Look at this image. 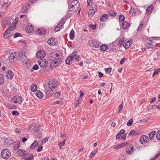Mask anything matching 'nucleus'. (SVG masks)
Returning <instances> with one entry per match:
<instances>
[{"instance_id":"f257e3e1","label":"nucleus","mask_w":160,"mask_h":160,"mask_svg":"<svg viewBox=\"0 0 160 160\" xmlns=\"http://www.w3.org/2000/svg\"><path fill=\"white\" fill-rule=\"evenodd\" d=\"M16 27L15 24L14 25L13 24H12L4 33L3 35L4 38H7L12 36V32L14 30Z\"/></svg>"},{"instance_id":"f03ea898","label":"nucleus","mask_w":160,"mask_h":160,"mask_svg":"<svg viewBox=\"0 0 160 160\" xmlns=\"http://www.w3.org/2000/svg\"><path fill=\"white\" fill-rule=\"evenodd\" d=\"M80 3L77 0H74L71 2L69 8L70 11L72 12L76 11L78 9Z\"/></svg>"},{"instance_id":"7ed1b4c3","label":"nucleus","mask_w":160,"mask_h":160,"mask_svg":"<svg viewBox=\"0 0 160 160\" xmlns=\"http://www.w3.org/2000/svg\"><path fill=\"white\" fill-rule=\"evenodd\" d=\"M11 155L10 152L8 149H4L1 152L2 157L5 159H7Z\"/></svg>"},{"instance_id":"20e7f679","label":"nucleus","mask_w":160,"mask_h":160,"mask_svg":"<svg viewBox=\"0 0 160 160\" xmlns=\"http://www.w3.org/2000/svg\"><path fill=\"white\" fill-rule=\"evenodd\" d=\"M19 53L15 52L11 54L9 58V60L11 62H13L16 61L19 57Z\"/></svg>"},{"instance_id":"39448f33","label":"nucleus","mask_w":160,"mask_h":160,"mask_svg":"<svg viewBox=\"0 0 160 160\" xmlns=\"http://www.w3.org/2000/svg\"><path fill=\"white\" fill-rule=\"evenodd\" d=\"M97 8L94 3H92L90 7V10L88 12V15L92 16L97 11Z\"/></svg>"},{"instance_id":"423d86ee","label":"nucleus","mask_w":160,"mask_h":160,"mask_svg":"<svg viewBox=\"0 0 160 160\" xmlns=\"http://www.w3.org/2000/svg\"><path fill=\"white\" fill-rule=\"evenodd\" d=\"M55 60V61L53 60L51 63V68H56L61 63L62 60L61 58H57Z\"/></svg>"},{"instance_id":"0eeeda50","label":"nucleus","mask_w":160,"mask_h":160,"mask_svg":"<svg viewBox=\"0 0 160 160\" xmlns=\"http://www.w3.org/2000/svg\"><path fill=\"white\" fill-rule=\"evenodd\" d=\"M57 81L54 80H52L48 82V87L51 90L57 87Z\"/></svg>"},{"instance_id":"6e6552de","label":"nucleus","mask_w":160,"mask_h":160,"mask_svg":"<svg viewBox=\"0 0 160 160\" xmlns=\"http://www.w3.org/2000/svg\"><path fill=\"white\" fill-rule=\"evenodd\" d=\"M19 58H20V60L23 63V64L24 63L26 65L27 64L28 60L27 59L26 55H25L23 53H19Z\"/></svg>"},{"instance_id":"1a4fd4ad","label":"nucleus","mask_w":160,"mask_h":160,"mask_svg":"<svg viewBox=\"0 0 160 160\" xmlns=\"http://www.w3.org/2000/svg\"><path fill=\"white\" fill-rule=\"evenodd\" d=\"M22 102V98L21 96H14L12 98V102L13 103H18L20 104Z\"/></svg>"},{"instance_id":"9d476101","label":"nucleus","mask_w":160,"mask_h":160,"mask_svg":"<svg viewBox=\"0 0 160 160\" xmlns=\"http://www.w3.org/2000/svg\"><path fill=\"white\" fill-rule=\"evenodd\" d=\"M38 63L40 66L43 68H46L48 66V62L46 59H41L38 61Z\"/></svg>"},{"instance_id":"9b49d317","label":"nucleus","mask_w":160,"mask_h":160,"mask_svg":"<svg viewBox=\"0 0 160 160\" xmlns=\"http://www.w3.org/2000/svg\"><path fill=\"white\" fill-rule=\"evenodd\" d=\"M59 54L56 52H51L49 55V58L52 62L57 58L58 57Z\"/></svg>"},{"instance_id":"f8f14e48","label":"nucleus","mask_w":160,"mask_h":160,"mask_svg":"<svg viewBox=\"0 0 160 160\" xmlns=\"http://www.w3.org/2000/svg\"><path fill=\"white\" fill-rule=\"evenodd\" d=\"M134 150V147L132 145L128 146L126 148V152L127 153L131 154Z\"/></svg>"},{"instance_id":"ddd939ff","label":"nucleus","mask_w":160,"mask_h":160,"mask_svg":"<svg viewBox=\"0 0 160 160\" xmlns=\"http://www.w3.org/2000/svg\"><path fill=\"white\" fill-rule=\"evenodd\" d=\"M36 55L38 58H43L45 56V52L42 50H40L37 52Z\"/></svg>"},{"instance_id":"4468645a","label":"nucleus","mask_w":160,"mask_h":160,"mask_svg":"<svg viewBox=\"0 0 160 160\" xmlns=\"http://www.w3.org/2000/svg\"><path fill=\"white\" fill-rule=\"evenodd\" d=\"M148 136L146 135H143L141 137V143L145 144H146L148 140Z\"/></svg>"},{"instance_id":"2eb2a0df","label":"nucleus","mask_w":160,"mask_h":160,"mask_svg":"<svg viewBox=\"0 0 160 160\" xmlns=\"http://www.w3.org/2000/svg\"><path fill=\"white\" fill-rule=\"evenodd\" d=\"M131 43V39L129 40H126L123 43V46L125 47V48L127 49L130 46Z\"/></svg>"},{"instance_id":"dca6fc26","label":"nucleus","mask_w":160,"mask_h":160,"mask_svg":"<svg viewBox=\"0 0 160 160\" xmlns=\"http://www.w3.org/2000/svg\"><path fill=\"white\" fill-rule=\"evenodd\" d=\"M29 8V4H25L22 7V12L23 13H25L27 12Z\"/></svg>"},{"instance_id":"f3484780","label":"nucleus","mask_w":160,"mask_h":160,"mask_svg":"<svg viewBox=\"0 0 160 160\" xmlns=\"http://www.w3.org/2000/svg\"><path fill=\"white\" fill-rule=\"evenodd\" d=\"M90 45L91 47L97 48L99 47V44L96 41L92 40L89 42Z\"/></svg>"},{"instance_id":"a211bd4d","label":"nucleus","mask_w":160,"mask_h":160,"mask_svg":"<svg viewBox=\"0 0 160 160\" xmlns=\"http://www.w3.org/2000/svg\"><path fill=\"white\" fill-rule=\"evenodd\" d=\"M56 40L54 39H53L52 38H50L48 41V43L51 46H54L56 45L55 42Z\"/></svg>"},{"instance_id":"6ab92c4d","label":"nucleus","mask_w":160,"mask_h":160,"mask_svg":"<svg viewBox=\"0 0 160 160\" xmlns=\"http://www.w3.org/2000/svg\"><path fill=\"white\" fill-rule=\"evenodd\" d=\"M46 32L45 29L43 28L38 29L36 32V33L37 34H45Z\"/></svg>"},{"instance_id":"aec40b11","label":"nucleus","mask_w":160,"mask_h":160,"mask_svg":"<svg viewBox=\"0 0 160 160\" xmlns=\"http://www.w3.org/2000/svg\"><path fill=\"white\" fill-rule=\"evenodd\" d=\"M153 8V6L152 5H150L148 6L146 10V13L148 14H150L152 12Z\"/></svg>"},{"instance_id":"412c9836","label":"nucleus","mask_w":160,"mask_h":160,"mask_svg":"<svg viewBox=\"0 0 160 160\" xmlns=\"http://www.w3.org/2000/svg\"><path fill=\"white\" fill-rule=\"evenodd\" d=\"M130 26V24L129 23L126 21L122 23V28L123 29H125L128 28Z\"/></svg>"},{"instance_id":"4be33fe9","label":"nucleus","mask_w":160,"mask_h":160,"mask_svg":"<svg viewBox=\"0 0 160 160\" xmlns=\"http://www.w3.org/2000/svg\"><path fill=\"white\" fill-rule=\"evenodd\" d=\"M108 18V15L107 14H103L101 16L100 18V20L101 21L103 22H105Z\"/></svg>"},{"instance_id":"5701e85b","label":"nucleus","mask_w":160,"mask_h":160,"mask_svg":"<svg viewBox=\"0 0 160 160\" xmlns=\"http://www.w3.org/2000/svg\"><path fill=\"white\" fill-rule=\"evenodd\" d=\"M128 142H126L123 143H122L119 145L117 146L116 147H115L114 148L115 149H118L121 148H122V147L125 146L127 144Z\"/></svg>"},{"instance_id":"b1692460","label":"nucleus","mask_w":160,"mask_h":160,"mask_svg":"<svg viewBox=\"0 0 160 160\" xmlns=\"http://www.w3.org/2000/svg\"><path fill=\"white\" fill-rule=\"evenodd\" d=\"M6 76L9 79H11L13 78V74L11 71H8L6 73Z\"/></svg>"},{"instance_id":"393cba45","label":"nucleus","mask_w":160,"mask_h":160,"mask_svg":"<svg viewBox=\"0 0 160 160\" xmlns=\"http://www.w3.org/2000/svg\"><path fill=\"white\" fill-rule=\"evenodd\" d=\"M73 59V56L68 57L65 61L66 63L68 65H70L71 62H72Z\"/></svg>"},{"instance_id":"a878e982","label":"nucleus","mask_w":160,"mask_h":160,"mask_svg":"<svg viewBox=\"0 0 160 160\" xmlns=\"http://www.w3.org/2000/svg\"><path fill=\"white\" fill-rule=\"evenodd\" d=\"M108 15L111 17H115L117 15L116 12L113 10H110L108 13Z\"/></svg>"},{"instance_id":"bb28decb","label":"nucleus","mask_w":160,"mask_h":160,"mask_svg":"<svg viewBox=\"0 0 160 160\" xmlns=\"http://www.w3.org/2000/svg\"><path fill=\"white\" fill-rule=\"evenodd\" d=\"M152 42L150 40L148 41V42L146 44V45L148 48H154V46L152 44Z\"/></svg>"},{"instance_id":"cd10ccee","label":"nucleus","mask_w":160,"mask_h":160,"mask_svg":"<svg viewBox=\"0 0 160 160\" xmlns=\"http://www.w3.org/2000/svg\"><path fill=\"white\" fill-rule=\"evenodd\" d=\"M36 96L39 98H41L43 97V95L40 91H37L36 92Z\"/></svg>"},{"instance_id":"c85d7f7f","label":"nucleus","mask_w":160,"mask_h":160,"mask_svg":"<svg viewBox=\"0 0 160 160\" xmlns=\"http://www.w3.org/2000/svg\"><path fill=\"white\" fill-rule=\"evenodd\" d=\"M33 27L31 26H28L26 29V31L28 33H31L33 31Z\"/></svg>"},{"instance_id":"c756f323","label":"nucleus","mask_w":160,"mask_h":160,"mask_svg":"<svg viewBox=\"0 0 160 160\" xmlns=\"http://www.w3.org/2000/svg\"><path fill=\"white\" fill-rule=\"evenodd\" d=\"M108 48V46L105 44L102 45L100 47V50L102 51H106Z\"/></svg>"},{"instance_id":"7c9ffc66","label":"nucleus","mask_w":160,"mask_h":160,"mask_svg":"<svg viewBox=\"0 0 160 160\" xmlns=\"http://www.w3.org/2000/svg\"><path fill=\"white\" fill-rule=\"evenodd\" d=\"M149 119L148 118H142L141 119V126H142L145 124L148 121Z\"/></svg>"},{"instance_id":"2f4dec72","label":"nucleus","mask_w":160,"mask_h":160,"mask_svg":"<svg viewBox=\"0 0 160 160\" xmlns=\"http://www.w3.org/2000/svg\"><path fill=\"white\" fill-rule=\"evenodd\" d=\"M79 93L80 96L78 99L77 101V102H78L79 103H81L82 100V98L84 95V94L82 91H80Z\"/></svg>"},{"instance_id":"473e14b6","label":"nucleus","mask_w":160,"mask_h":160,"mask_svg":"<svg viewBox=\"0 0 160 160\" xmlns=\"http://www.w3.org/2000/svg\"><path fill=\"white\" fill-rule=\"evenodd\" d=\"M31 90L32 92H34L37 89V86L35 84H32L31 87Z\"/></svg>"},{"instance_id":"72a5a7b5","label":"nucleus","mask_w":160,"mask_h":160,"mask_svg":"<svg viewBox=\"0 0 160 160\" xmlns=\"http://www.w3.org/2000/svg\"><path fill=\"white\" fill-rule=\"evenodd\" d=\"M155 133L156 132L155 131H152L149 133L148 135L150 140H152L153 139L154 137H155Z\"/></svg>"},{"instance_id":"f704fd0d","label":"nucleus","mask_w":160,"mask_h":160,"mask_svg":"<svg viewBox=\"0 0 160 160\" xmlns=\"http://www.w3.org/2000/svg\"><path fill=\"white\" fill-rule=\"evenodd\" d=\"M63 26L62 24H58L55 28L54 31L55 32H57L59 31L61 29L62 27Z\"/></svg>"},{"instance_id":"c9c22d12","label":"nucleus","mask_w":160,"mask_h":160,"mask_svg":"<svg viewBox=\"0 0 160 160\" xmlns=\"http://www.w3.org/2000/svg\"><path fill=\"white\" fill-rule=\"evenodd\" d=\"M12 141L10 139H7L5 140V144L7 145H10L12 143Z\"/></svg>"},{"instance_id":"e433bc0d","label":"nucleus","mask_w":160,"mask_h":160,"mask_svg":"<svg viewBox=\"0 0 160 160\" xmlns=\"http://www.w3.org/2000/svg\"><path fill=\"white\" fill-rule=\"evenodd\" d=\"M125 18L122 15H120L119 17V21L120 22L123 23L125 22Z\"/></svg>"},{"instance_id":"4c0bfd02","label":"nucleus","mask_w":160,"mask_h":160,"mask_svg":"<svg viewBox=\"0 0 160 160\" xmlns=\"http://www.w3.org/2000/svg\"><path fill=\"white\" fill-rule=\"evenodd\" d=\"M40 126L38 125H36L34 127L33 130L35 132H38L40 130Z\"/></svg>"},{"instance_id":"58836bf2","label":"nucleus","mask_w":160,"mask_h":160,"mask_svg":"<svg viewBox=\"0 0 160 160\" xmlns=\"http://www.w3.org/2000/svg\"><path fill=\"white\" fill-rule=\"evenodd\" d=\"M46 95L48 97H50L52 96L53 93V91L52 90H48L46 91Z\"/></svg>"},{"instance_id":"ea45409f","label":"nucleus","mask_w":160,"mask_h":160,"mask_svg":"<svg viewBox=\"0 0 160 160\" xmlns=\"http://www.w3.org/2000/svg\"><path fill=\"white\" fill-rule=\"evenodd\" d=\"M38 142L37 141H35L32 143L30 146V148L32 149H33L35 148V147L38 145Z\"/></svg>"},{"instance_id":"a19ab883","label":"nucleus","mask_w":160,"mask_h":160,"mask_svg":"<svg viewBox=\"0 0 160 160\" xmlns=\"http://www.w3.org/2000/svg\"><path fill=\"white\" fill-rule=\"evenodd\" d=\"M26 152L21 149H19L17 151V152L20 156H22L25 154Z\"/></svg>"},{"instance_id":"79ce46f5","label":"nucleus","mask_w":160,"mask_h":160,"mask_svg":"<svg viewBox=\"0 0 160 160\" xmlns=\"http://www.w3.org/2000/svg\"><path fill=\"white\" fill-rule=\"evenodd\" d=\"M74 34L75 33L74 30L73 29L72 30L69 34V37L71 39H73Z\"/></svg>"},{"instance_id":"37998d69","label":"nucleus","mask_w":160,"mask_h":160,"mask_svg":"<svg viewBox=\"0 0 160 160\" xmlns=\"http://www.w3.org/2000/svg\"><path fill=\"white\" fill-rule=\"evenodd\" d=\"M133 119L132 118H131L130 120H129L127 123V125L128 126H130L133 123Z\"/></svg>"},{"instance_id":"c03bdc74","label":"nucleus","mask_w":160,"mask_h":160,"mask_svg":"<svg viewBox=\"0 0 160 160\" xmlns=\"http://www.w3.org/2000/svg\"><path fill=\"white\" fill-rule=\"evenodd\" d=\"M160 155V152L159 151H158L156 156L152 158L150 160H156L159 158Z\"/></svg>"},{"instance_id":"a18cd8bd","label":"nucleus","mask_w":160,"mask_h":160,"mask_svg":"<svg viewBox=\"0 0 160 160\" xmlns=\"http://www.w3.org/2000/svg\"><path fill=\"white\" fill-rule=\"evenodd\" d=\"M4 81L3 75L2 74H0V85L3 84Z\"/></svg>"},{"instance_id":"49530a36","label":"nucleus","mask_w":160,"mask_h":160,"mask_svg":"<svg viewBox=\"0 0 160 160\" xmlns=\"http://www.w3.org/2000/svg\"><path fill=\"white\" fill-rule=\"evenodd\" d=\"M136 135V131L134 130H131L129 133L128 134V136L131 135L132 136H134Z\"/></svg>"},{"instance_id":"de8ad7c7","label":"nucleus","mask_w":160,"mask_h":160,"mask_svg":"<svg viewBox=\"0 0 160 160\" xmlns=\"http://www.w3.org/2000/svg\"><path fill=\"white\" fill-rule=\"evenodd\" d=\"M123 106V102L122 101V103L119 106V109L118 110V112H121Z\"/></svg>"},{"instance_id":"09e8293b","label":"nucleus","mask_w":160,"mask_h":160,"mask_svg":"<svg viewBox=\"0 0 160 160\" xmlns=\"http://www.w3.org/2000/svg\"><path fill=\"white\" fill-rule=\"evenodd\" d=\"M97 151V150H94V151H93L92 152L90 153L89 158H91L92 157L95 155V154L96 153Z\"/></svg>"},{"instance_id":"8fccbe9b","label":"nucleus","mask_w":160,"mask_h":160,"mask_svg":"<svg viewBox=\"0 0 160 160\" xmlns=\"http://www.w3.org/2000/svg\"><path fill=\"white\" fill-rule=\"evenodd\" d=\"M124 39L123 38H122V39L120 40L118 42V44L120 45V46H122L123 43H124Z\"/></svg>"},{"instance_id":"3c124183","label":"nucleus","mask_w":160,"mask_h":160,"mask_svg":"<svg viewBox=\"0 0 160 160\" xmlns=\"http://www.w3.org/2000/svg\"><path fill=\"white\" fill-rule=\"evenodd\" d=\"M28 156V158H25L24 159L26 160H32L33 158V155L31 154H29Z\"/></svg>"},{"instance_id":"603ef678","label":"nucleus","mask_w":160,"mask_h":160,"mask_svg":"<svg viewBox=\"0 0 160 160\" xmlns=\"http://www.w3.org/2000/svg\"><path fill=\"white\" fill-rule=\"evenodd\" d=\"M159 72H160V69L158 68L157 70L154 71L152 76L153 77L154 76L157 75Z\"/></svg>"},{"instance_id":"864d4df0","label":"nucleus","mask_w":160,"mask_h":160,"mask_svg":"<svg viewBox=\"0 0 160 160\" xmlns=\"http://www.w3.org/2000/svg\"><path fill=\"white\" fill-rule=\"evenodd\" d=\"M12 114L13 115H18L19 114V113L17 111L15 110L12 112Z\"/></svg>"},{"instance_id":"5fc2aeb1","label":"nucleus","mask_w":160,"mask_h":160,"mask_svg":"<svg viewBox=\"0 0 160 160\" xmlns=\"http://www.w3.org/2000/svg\"><path fill=\"white\" fill-rule=\"evenodd\" d=\"M21 35L19 33H16L13 35V37L14 38H16L19 36H21Z\"/></svg>"},{"instance_id":"6e6d98bb","label":"nucleus","mask_w":160,"mask_h":160,"mask_svg":"<svg viewBox=\"0 0 160 160\" xmlns=\"http://www.w3.org/2000/svg\"><path fill=\"white\" fill-rule=\"evenodd\" d=\"M77 53V52L76 51H74L72 53L71 56H73V58L76 57Z\"/></svg>"},{"instance_id":"4d7b16f0","label":"nucleus","mask_w":160,"mask_h":160,"mask_svg":"<svg viewBox=\"0 0 160 160\" xmlns=\"http://www.w3.org/2000/svg\"><path fill=\"white\" fill-rule=\"evenodd\" d=\"M126 134L125 133L123 134L122 136L121 137V139L123 140V141H124L126 139Z\"/></svg>"},{"instance_id":"13d9d810","label":"nucleus","mask_w":160,"mask_h":160,"mask_svg":"<svg viewBox=\"0 0 160 160\" xmlns=\"http://www.w3.org/2000/svg\"><path fill=\"white\" fill-rule=\"evenodd\" d=\"M66 140V139H65L64 140H63L61 143H59L58 144V145H61V146H64V144H65V141Z\"/></svg>"},{"instance_id":"bf43d9fd","label":"nucleus","mask_w":160,"mask_h":160,"mask_svg":"<svg viewBox=\"0 0 160 160\" xmlns=\"http://www.w3.org/2000/svg\"><path fill=\"white\" fill-rule=\"evenodd\" d=\"M32 69L34 70H37L38 69V66L37 65H34L32 67Z\"/></svg>"},{"instance_id":"052dcab7","label":"nucleus","mask_w":160,"mask_h":160,"mask_svg":"<svg viewBox=\"0 0 160 160\" xmlns=\"http://www.w3.org/2000/svg\"><path fill=\"white\" fill-rule=\"evenodd\" d=\"M125 60H126V58H122L120 62V64H123V63H124Z\"/></svg>"},{"instance_id":"680f3d73","label":"nucleus","mask_w":160,"mask_h":160,"mask_svg":"<svg viewBox=\"0 0 160 160\" xmlns=\"http://www.w3.org/2000/svg\"><path fill=\"white\" fill-rule=\"evenodd\" d=\"M134 8H131V11H130V13L131 14H132L133 15V14H136V13L135 12H134Z\"/></svg>"},{"instance_id":"e2e57ef3","label":"nucleus","mask_w":160,"mask_h":160,"mask_svg":"<svg viewBox=\"0 0 160 160\" xmlns=\"http://www.w3.org/2000/svg\"><path fill=\"white\" fill-rule=\"evenodd\" d=\"M111 68H105V70L106 73L107 72L108 73H110L111 71Z\"/></svg>"},{"instance_id":"0e129e2a","label":"nucleus","mask_w":160,"mask_h":160,"mask_svg":"<svg viewBox=\"0 0 160 160\" xmlns=\"http://www.w3.org/2000/svg\"><path fill=\"white\" fill-rule=\"evenodd\" d=\"M60 96V93L59 92H57L55 95V98H57Z\"/></svg>"},{"instance_id":"69168bd1","label":"nucleus","mask_w":160,"mask_h":160,"mask_svg":"<svg viewBox=\"0 0 160 160\" xmlns=\"http://www.w3.org/2000/svg\"><path fill=\"white\" fill-rule=\"evenodd\" d=\"M125 132V131L124 130L122 129L118 133L120 135H122Z\"/></svg>"},{"instance_id":"338daca9","label":"nucleus","mask_w":160,"mask_h":160,"mask_svg":"<svg viewBox=\"0 0 160 160\" xmlns=\"http://www.w3.org/2000/svg\"><path fill=\"white\" fill-rule=\"evenodd\" d=\"M42 145H41V147L37 150V152H38L41 151L42 149Z\"/></svg>"},{"instance_id":"774afa93","label":"nucleus","mask_w":160,"mask_h":160,"mask_svg":"<svg viewBox=\"0 0 160 160\" xmlns=\"http://www.w3.org/2000/svg\"><path fill=\"white\" fill-rule=\"evenodd\" d=\"M98 76L99 78H101V77L103 76V74L100 72H98Z\"/></svg>"}]
</instances>
